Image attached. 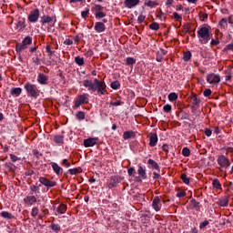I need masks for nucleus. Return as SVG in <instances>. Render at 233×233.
I'll use <instances>...</instances> for the list:
<instances>
[{"label":"nucleus","mask_w":233,"mask_h":233,"mask_svg":"<svg viewBox=\"0 0 233 233\" xmlns=\"http://www.w3.org/2000/svg\"><path fill=\"white\" fill-rule=\"evenodd\" d=\"M83 86L86 88H88L91 92H96V90H97L98 94H101L102 96L105 95V90L106 89V84L103 81H99L97 78L94 80V83L90 80H84Z\"/></svg>","instance_id":"f257e3e1"},{"label":"nucleus","mask_w":233,"mask_h":233,"mask_svg":"<svg viewBox=\"0 0 233 233\" xmlns=\"http://www.w3.org/2000/svg\"><path fill=\"white\" fill-rule=\"evenodd\" d=\"M212 29L208 25H204L198 30V37L200 45H207L212 39Z\"/></svg>","instance_id":"f03ea898"},{"label":"nucleus","mask_w":233,"mask_h":233,"mask_svg":"<svg viewBox=\"0 0 233 233\" xmlns=\"http://www.w3.org/2000/svg\"><path fill=\"white\" fill-rule=\"evenodd\" d=\"M25 89L26 90L28 96H30L31 97H35V99L38 97V96L41 92L37 88V86H35L34 84H30V83H27L25 85Z\"/></svg>","instance_id":"7ed1b4c3"},{"label":"nucleus","mask_w":233,"mask_h":233,"mask_svg":"<svg viewBox=\"0 0 233 233\" xmlns=\"http://www.w3.org/2000/svg\"><path fill=\"white\" fill-rule=\"evenodd\" d=\"M221 81V76L219 75L210 73L207 76V82L211 85V86H218Z\"/></svg>","instance_id":"20e7f679"},{"label":"nucleus","mask_w":233,"mask_h":233,"mask_svg":"<svg viewBox=\"0 0 233 233\" xmlns=\"http://www.w3.org/2000/svg\"><path fill=\"white\" fill-rule=\"evenodd\" d=\"M217 162L221 167L220 172H224L223 168H228V167H230V160H228V158L224 155L219 156L217 159Z\"/></svg>","instance_id":"39448f33"},{"label":"nucleus","mask_w":233,"mask_h":233,"mask_svg":"<svg viewBox=\"0 0 233 233\" xmlns=\"http://www.w3.org/2000/svg\"><path fill=\"white\" fill-rule=\"evenodd\" d=\"M85 103H88V95H80L75 102V107L79 108V106H81V105H85Z\"/></svg>","instance_id":"423d86ee"},{"label":"nucleus","mask_w":233,"mask_h":233,"mask_svg":"<svg viewBox=\"0 0 233 233\" xmlns=\"http://www.w3.org/2000/svg\"><path fill=\"white\" fill-rule=\"evenodd\" d=\"M39 182L41 183V185H44V187H47L48 188H52V187H56V185H57L56 182L50 181V179L44 177H41L39 178Z\"/></svg>","instance_id":"0eeeda50"},{"label":"nucleus","mask_w":233,"mask_h":233,"mask_svg":"<svg viewBox=\"0 0 233 233\" xmlns=\"http://www.w3.org/2000/svg\"><path fill=\"white\" fill-rule=\"evenodd\" d=\"M38 19H39V9H35L31 11V13L28 15L29 23H37Z\"/></svg>","instance_id":"6e6552de"},{"label":"nucleus","mask_w":233,"mask_h":233,"mask_svg":"<svg viewBox=\"0 0 233 233\" xmlns=\"http://www.w3.org/2000/svg\"><path fill=\"white\" fill-rule=\"evenodd\" d=\"M56 16L43 15L41 17L40 23L41 25H46L48 23H56Z\"/></svg>","instance_id":"1a4fd4ad"},{"label":"nucleus","mask_w":233,"mask_h":233,"mask_svg":"<svg viewBox=\"0 0 233 233\" xmlns=\"http://www.w3.org/2000/svg\"><path fill=\"white\" fill-rule=\"evenodd\" d=\"M152 207L156 212H159L161 210V199L159 197H155L152 202Z\"/></svg>","instance_id":"9d476101"},{"label":"nucleus","mask_w":233,"mask_h":233,"mask_svg":"<svg viewBox=\"0 0 233 233\" xmlns=\"http://www.w3.org/2000/svg\"><path fill=\"white\" fill-rule=\"evenodd\" d=\"M124 5L126 8H134L139 5V0H125Z\"/></svg>","instance_id":"9b49d317"},{"label":"nucleus","mask_w":233,"mask_h":233,"mask_svg":"<svg viewBox=\"0 0 233 233\" xmlns=\"http://www.w3.org/2000/svg\"><path fill=\"white\" fill-rule=\"evenodd\" d=\"M157 145V134L150 133L149 134V147H156Z\"/></svg>","instance_id":"f8f14e48"},{"label":"nucleus","mask_w":233,"mask_h":233,"mask_svg":"<svg viewBox=\"0 0 233 233\" xmlns=\"http://www.w3.org/2000/svg\"><path fill=\"white\" fill-rule=\"evenodd\" d=\"M97 138H87L84 140V147H86V148H88L90 147H94V145H96L97 142Z\"/></svg>","instance_id":"ddd939ff"},{"label":"nucleus","mask_w":233,"mask_h":233,"mask_svg":"<svg viewBox=\"0 0 233 233\" xmlns=\"http://www.w3.org/2000/svg\"><path fill=\"white\" fill-rule=\"evenodd\" d=\"M24 202L26 205H34L35 203H37V198H35V196H27L24 198Z\"/></svg>","instance_id":"4468645a"},{"label":"nucleus","mask_w":233,"mask_h":233,"mask_svg":"<svg viewBox=\"0 0 233 233\" xmlns=\"http://www.w3.org/2000/svg\"><path fill=\"white\" fill-rule=\"evenodd\" d=\"M95 30L98 34H100L101 32H105V30H106L105 23L96 22L95 25Z\"/></svg>","instance_id":"2eb2a0df"},{"label":"nucleus","mask_w":233,"mask_h":233,"mask_svg":"<svg viewBox=\"0 0 233 233\" xmlns=\"http://www.w3.org/2000/svg\"><path fill=\"white\" fill-rule=\"evenodd\" d=\"M37 81L40 85H48V77L45 74H39Z\"/></svg>","instance_id":"dca6fc26"},{"label":"nucleus","mask_w":233,"mask_h":233,"mask_svg":"<svg viewBox=\"0 0 233 233\" xmlns=\"http://www.w3.org/2000/svg\"><path fill=\"white\" fill-rule=\"evenodd\" d=\"M26 21L25 20V18H20L16 24V28L17 30L21 31V30H25V28H26Z\"/></svg>","instance_id":"f3484780"},{"label":"nucleus","mask_w":233,"mask_h":233,"mask_svg":"<svg viewBox=\"0 0 233 233\" xmlns=\"http://www.w3.org/2000/svg\"><path fill=\"white\" fill-rule=\"evenodd\" d=\"M52 168L57 176H61V174H63V168H61L57 163H52Z\"/></svg>","instance_id":"a211bd4d"},{"label":"nucleus","mask_w":233,"mask_h":233,"mask_svg":"<svg viewBox=\"0 0 233 233\" xmlns=\"http://www.w3.org/2000/svg\"><path fill=\"white\" fill-rule=\"evenodd\" d=\"M119 183V177L114 176L111 177V182L107 185L108 188H114Z\"/></svg>","instance_id":"6ab92c4d"},{"label":"nucleus","mask_w":233,"mask_h":233,"mask_svg":"<svg viewBox=\"0 0 233 233\" xmlns=\"http://www.w3.org/2000/svg\"><path fill=\"white\" fill-rule=\"evenodd\" d=\"M21 92H23V89H21V87H13L10 90L11 96H15L16 97H19V96H21Z\"/></svg>","instance_id":"aec40b11"},{"label":"nucleus","mask_w":233,"mask_h":233,"mask_svg":"<svg viewBox=\"0 0 233 233\" xmlns=\"http://www.w3.org/2000/svg\"><path fill=\"white\" fill-rule=\"evenodd\" d=\"M132 137H136V133L134 131H125L123 133V139H130Z\"/></svg>","instance_id":"412c9836"},{"label":"nucleus","mask_w":233,"mask_h":233,"mask_svg":"<svg viewBox=\"0 0 233 233\" xmlns=\"http://www.w3.org/2000/svg\"><path fill=\"white\" fill-rule=\"evenodd\" d=\"M28 47L25 46V44L22 43H18L15 46V50L17 54H21V52H23V50H26Z\"/></svg>","instance_id":"4be33fe9"},{"label":"nucleus","mask_w":233,"mask_h":233,"mask_svg":"<svg viewBox=\"0 0 233 233\" xmlns=\"http://www.w3.org/2000/svg\"><path fill=\"white\" fill-rule=\"evenodd\" d=\"M0 216L1 218H4V219H14V215L8 211H2Z\"/></svg>","instance_id":"5701e85b"},{"label":"nucleus","mask_w":233,"mask_h":233,"mask_svg":"<svg viewBox=\"0 0 233 233\" xmlns=\"http://www.w3.org/2000/svg\"><path fill=\"white\" fill-rule=\"evenodd\" d=\"M137 174L142 179H147V172L141 166L138 167Z\"/></svg>","instance_id":"b1692460"},{"label":"nucleus","mask_w":233,"mask_h":233,"mask_svg":"<svg viewBox=\"0 0 233 233\" xmlns=\"http://www.w3.org/2000/svg\"><path fill=\"white\" fill-rule=\"evenodd\" d=\"M220 207H228V197L225 196L219 200Z\"/></svg>","instance_id":"393cba45"},{"label":"nucleus","mask_w":233,"mask_h":233,"mask_svg":"<svg viewBox=\"0 0 233 233\" xmlns=\"http://www.w3.org/2000/svg\"><path fill=\"white\" fill-rule=\"evenodd\" d=\"M66 212V205L61 204L56 209V214H65Z\"/></svg>","instance_id":"a878e982"},{"label":"nucleus","mask_w":233,"mask_h":233,"mask_svg":"<svg viewBox=\"0 0 233 233\" xmlns=\"http://www.w3.org/2000/svg\"><path fill=\"white\" fill-rule=\"evenodd\" d=\"M75 63L78 65V66H83V65H85V58L81 56H76L75 58Z\"/></svg>","instance_id":"bb28decb"},{"label":"nucleus","mask_w":233,"mask_h":233,"mask_svg":"<svg viewBox=\"0 0 233 233\" xmlns=\"http://www.w3.org/2000/svg\"><path fill=\"white\" fill-rule=\"evenodd\" d=\"M147 163L148 165H151L152 168H155V170H159V165L155 160L149 159Z\"/></svg>","instance_id":"cd10ccee"},{"label":"nucleus","mask_w":233,"mask_h":233,"mask_svg":"<svg viewBox=\"0 0 233 233\" xmlns=\"http://www.w3.org/2000/svg\"><path fill=\"white\" fill-rule=\"evenodd\" d=\"M157 5H159L157 2L152 1V0H148L147 2H145V5L148 6L149 8H154V6H157Z\"/></svg>","instance_id":"c85d7f7f"},{"label":"nucleus","mask_w":233,"mask_h":233,"mask_svg":"<svg viewBox=\"0 0 233 233\" xmlns=\"http://www.w3.org/2000/svg\"><path fill=\"white\" fill-rule=\"evenodd\" d=\"M199 103H201V101L199 99H198V96L196 95H194L193 96H191V104L194 106H198V105H199Z\"/></svg>","instance_id":"c756f323"},{"label":"nucleus","mask_w":233,"mask_h":233,"mask_svg":"<svg viewBox=\"0 0 233 233\" xmlns=\"http://www.w3.org/2000/svg\"><path fill=\"white\" fill-rule=\"evenodd\" d=\"M110 86L113 90H117L119 86H121V84L119 83V81L116 80L110 84Z\"/></svg>","instance_id":"7c9ffc66"},{"label":"nucleus","mask_w":233,"mask_h":233,"mask_svg":"<svg viewBox=\"0 0 233 233\" xmlns=\"http://www.w3.org/2000/svg\"><path fill=\"white\" fill-rule=\"evenodd\" d=\"M63 139H64V137L61 135H56V136L54 137L55 143H57L58 145L63 143Z\"/></svg>","instance_id":"2f4dec72"},{"label":"nucleus","mask_w":233,"mask_h":233,"mask_svg":"<svg viewBox=\"0 0 233 233\" xmlns=\"http://www.w3.org/2000/svg\"><path fill=\"white\" fill-rule=\"evenodd\" d=\"M126 65H127V66H130L132 65H136V59L134 57H127L126 59Z\"/></svg>","instance_id":"473e14b6"},{"label":"nucleus","mask_w":233,"mask_h":233,"mask_svg":"<svg viewBox=\"0 0 233 233\" xmlns=\"http://www.w3.org/2000/svg\"><path fill=\"white\" fill-rule=\"evenodd\" d=\"M213 188L221 189V183L218 179H213Z\"/></svg>","instance_id":"72a5a7b5"},{"label":"nucleus","mask_w":233,"mask_h":233,"mask_svg":"<svg viewBox=\"0 0 233 233\" xmlns=\"http://www.w3.org/2000/svg\"><path fill=\"white\" fill-rule=\"evenodd\" d=\"M180 177H181L183 183H185L186 185H189V183H190V178H189L188 177H187V174H182V175L180 176Z\"/></svg>","instance_id":"f704fd0d"},{"label":"nucleus","mask_w":233,"mask_h":233,"mask_svg":"<svg viewBox=\"0 0 233 233\" xmlns=\"http://www.w3.org/2000/svg\"><path fill=\"white\" fill-rule=\"evenodd\" d=\"M22 43L28 47V45H32V38L30 36H26L24 38Z\"/></svg>","instance_id":"c9c22d12"},{"label":"nucleus","mask_w":233,"mask_h":233,"mask_svg":"<svg viewBox=\"0 0 233 233\" xmlns=\"http://www.w3.org/2000/svg\"><path fill=\"white\" fill-rule=\"evenodd\" d=\"M190 57H192V53H190V51H187L184 53V61H190Z\"/></svg>","instance_id":"e433bc0d"},{"label":"nucleus","mask_w":233,"mask_h":233,"mask_svg":"<svg viewBox=\"0 0 233 233\" xmlns=\"http://www.w3.org/2000/svg\"><path fill=\"white\" fill-rule=\"evenodd\" d=\"M95 15L96 19H103V17H106V14H105L103 11L95 13Z\"/></svg>","instance_id":"4c0bfd02"},{"label":"nucleus","mask_w":233,"mask_h":233,"mask_svg":"<svg viewBox=\"0 0 233 233\" xmlns=\"http://www.w3.org/2000/svg\"><path fill=\"white\" fill-rule=\"evenodd\" d=\"M227 23H228L227 18H222V19L219 21L218 25H219L220 28H224V29H225L226 26H227Z\"/></svg>","instance_id":"58836bf2"},{"label":"nucleus","mask_w":233,"mask_h":233,"mask_svg":"<svg viewBox=\"0 0 233 233\" xmlns=\"http://www.w3.org/2000/svg\"><path fill=\"white\" fill-rule=\"evenodd\" d=\"M103 6L99 5H96L93 7V12H95L96 14L99 13V12H103Z\"/></svg>","instance_id":"ea45409f"},{"label":"nucleus","mask_w":233,"mask_h":233,"mask_svg":"<svg viewBox=\"0 0 233 233\" xmlns=\"http://www.w3.org/2000/svg\"><path fill=\"white\" fill-rule=\"evenodd\" d=\"M182 155L185 157H188V156H190V149H188V147H184L182 149Z\"/></svg>","instance_id":"a19ab883"},{"label":"nucleus","mask_w":233,"mask_h":233,"mask_svg":"<svg viewBox=\"0 0 233 233\" xmlns=\"http://www.w3.org/2000/svg\"><path fill=\"white\" fill-rule=\"evenodd\" d=\"M150 30H159V24L154 22L151 25H149Z\"/></svg>","instance_id":"79ce46f5"},{"label":"nucleus","mask_w":233,"mask_h":233,"mask_svg":"<svg viewBox=\"0 0 233 233\" xmlns=\"http://www.w3.org/2000/svg\"><path fill=\"white\" fill-rule=\"evenodd\" d=\"M168 99H169V101H176V99H177V94L170 93L168 95Z\"/></svg>","instance_id":"37998d69"},{"label":"nucleus","mask_w":233,"mask_h":233,"mask_svg":"<svg viewBox=\"0 0 233 233\" xmlns=\"http://www.w3.org/2000/svg\"><path fill=\"white\" fill-rule=\"evenodd\" d=\"M191 205L193 208L199 210V202L196 201V199L191 200Z\"/></svg>","instance_id":"c03bdc74"},{"label":"nucleus","mask_w":233,"mask_h":233,"mask_svg":"<svg viewBox=\"0 0 233 233\" xmlns=\"http://www.w3.org/2000/svg\"><path fill=\"white\" fill-rule=\"evenodd\" d=\"M69 174H71V176H74L76 174H79V172H81V169L79 168H72L68 170Z\"/></svg>","instance_id":"a18cd8bd"},{"label":"nucleus","mask_w":233,"mask_h":233,"mask_svg":"<svg viewBox=\"0 0 233 233\" xmlns=\"http://www.w3.org/2000/svg\"><path fill=\"white\" fill-rule=\"evenodd\" d=\"M173 19H175L176 21H181L183 19V17L177 14V12L173 13Z\"/></svg>","instance_id":"49530a36"},{"label":"nucleus","mask_w":233,"mask_h":233,"mask_svg":"<svg viewBox=\"0 0 233 233\" xmlns=\"http://www.w3.org/2000/svg\"><path fill=\"white\" fill-rule=\"evenodd\" d=\"M52 230H55V232H59L61 230V227L57 224H51Z\"/></svg>","instance_id":"de8ad7c7"},{"label":"nucleus","mask_w":233,"mask_h":233,"mask_svg":"<svg viewBox=\"0 0 233 233\" xmlns=\"http://www.w3.org/2000/svg\"><path fill=\"white\" fill-rule=\"evenodd\" d=\"M76 117L77 119L83 120L85 119V112L83 111H79L76 113Z\"/></svg>","instance_id":"09e8293b"},{"label":"nucleus","mask_w":233,"mask_h":233,"mask_svg":"<svg viewBox=\"0 0 233 233\" xmlns=\"http://www.w3.org/2000/svg\"><path fill=\"white\" fill-rule=\"evenodd\" d=\"M163 110H164V112H167L168 114V112L172 111V106L167 104L164 106Z\"/></svg>","instance_id":"8fccbe9b"},{"label":"nucleus","mask_w":233,"mask_h":233,"mask_svg":"<svg viewBox=\"0 0 233 233\" xmlns=\"http://www.w3.org/2000/svg\"><path fill=\"white\" fill-rule=\"evenodd\" d=\"M37 214H39V208H34L31 211V216L33 218H35L37 216Z\"/></svg>","instance_id":"3c124183"},{"label":"nucleus","mask_w":233,"mask_h":233,"mask_svg":"<svg viewBox=\"0 0 233 233\" xmlns=\"http://www.w3.org/2000/svg\"><path fill=\"white\" fill-rule=\"evenodd\" d=\"M88 14H90V9L86 8L85 11H82L81 15L83 19L86 18L88 16Z\"/></svg>","instance_id":"603ef678"},{"label":"nucleus","mask_w":233,"mask_h":233,"mask_svg":"<svg viewBox=\"0 0 233 233\" xmlns=\"http://www.w3.org/2000/svg\"><path fill=\"white\" fill-rule=\"evenodd\" d=\"M10 158H11V161H13V163H15V161H19L21 159L20 157H18L14 154H10Z\"/></svg>","instance_id":"864d4df0"},{"label":"nucleus","mask_w":233,"mask_h":233,"mask_svg":"<svg viewBox=\"0 0 233 233\" xmlns=\"http://www.w3.org/2000/svg\"><path fill=\"white\" fill-rule=\"evenodd\" d=\"M33 63L36 66L41 65V59L39 58V56H35L33 58Z\"/></svg>","instance_id":"5fc2aeb1"},{"label":"nucleus","mask_w":233,"mask_h":233,"mask_svg":"<svg viewBox=\"0 0 233 233\" xmlns=\"http://www.w3.org/2000/svg\"><path fill=\"white\" fill-rule=\"evenodd\" d=\"M110 105L112 106H120V105H123V102H121L120 100H117L116 102H110Z\"/></svg>","instance_id":"6e6d98bb"},{"label":"nucleus","mask_w":233,"mask_h":233,"mask_svg":"<svg viewBox=\"0 0 233 233\" xmlns=\"http://www.w3.org/2000/svg\"><path fill=\"white\" fill-rule=\"evenodd\" d=\"M128 176H134L136 174V169L134 167H129L127 170Z\"/></svg>","instance_id":"4d7b16f0"},{"label":"nucleus","mask_w":233,"mask_h":233,"mask_svg":"<svg viewBox=\"0 0 233 233\" xmlns=\"http://www.w3.org/2000/svg\"><path fill=\"white\" fill-rule=\"evenodd\" d=\"M228 50L233 51V44H229L224 48V52H228Z\"/></svg>","instance_id":"13d9d810"},{"label":"nucleus","mask_w":233,"mask_h":233,"mask_svg":"<svg viewBox=\"0 0 233 233\" xmlns=\"http://www.w3.org/2000/svg\"><path fill=\"white\" fill-rule=\"evenodd\" d=\"M203 94H204L205 97H208V96H211L212 90H210V89H206Z\"/></svg>","instance_id":"bf43d9fd"},{"label":"nucleus","mask_w":233,"mask_h":233,"mask_svg":"<svg viewBox=\"0 0 233 233\" xmlns=\"http://www.w3.org/2000/svg\"><path fill=\"white\" fill-rule=\"evenodd\" d=\"M219 43V39H211V41H210V45H211V46H218V44Z\"/></svg>","instance_id":"052dcab7"},{"label":"nucleus","mask_w":233,"mask_h":233,"mask_svg":"<svg viewBox=\"0 0 233 233\" xmlns=\"http://www.w3.org/2000/svg\"><path fill=\"white\" fill-rule=\"evenodd\" d=\"M208 220H205L203 222L200 223L199 228H205V227H207L208 225Z\"/></svg>","instance_id":"680f3d73"},{"label":"nucleus","mask_w":233,"mask_h":233,"mask_svg":"<svg viewBox=\"0 0 233 233\" xmlns=\"http://www.w3.org/2000/svg\"><path fill=\"white\" fill-rule=\"evenodd\" d=\"M143 21H145V15H140L137 18V23L138 25H141V23H143Z\"/></svg>","instance_id":"e2e57ef3"},{"label":"nucleus","mask_w":233,"mask_h":233,"mask_svg":"<svg viewBox=\"0 0 233 233\" xmlns=\"http://www.w3.org/2000/svg\"><path fill=\"white\" fill-rule=\"evenodd\" d=\"M5 167H7V168H9V170L13 171L14 168L15 167V166H14L13 163H6Z\"/></svg>","instance_id":"0e129e2a"},{"label":"nucleus","mask_w":233,"mask_h":233,"mask_svg":"<svg viewBox=\"0 0 233 233\" xmlns=\"http://www.w3.org/2000/svg\"><path fill=\"white\" fill-rule=\"evenodd\" d=\"M185 196H187V192L185 191H180L177 193V198H185Z\"/></svg>","instance_id":"69168bd1"},{"label":"nucleus","mask_w":233,"mask_h":233,"mask_svg":"<svg viewBox=\"0 0 233 233\" xmlns=\"http://www.w3.org/2000/svg\"><path fill=\"white\" fill-rule=\"evenodd\" d=\"M46 52L49 53V56H52L54 54V51L50 48V46H46Z\"/></svg>","instance_id":"338daca9"},{"label":"nucleus","mask_w":233,"mask_h":233,"mask_svg":"<svg viewBox=\"0 0 233 233\" xmlns=\"http://www.w3.org/2000/svg\"><path fill=\"white\" fill-rule=\"evenodd\" d=\"M73 44H74V41H72L71 39H68V38L64 41V45L70 46Z\"/></svg>","instance_id":"774afa93"}]
</instances>
